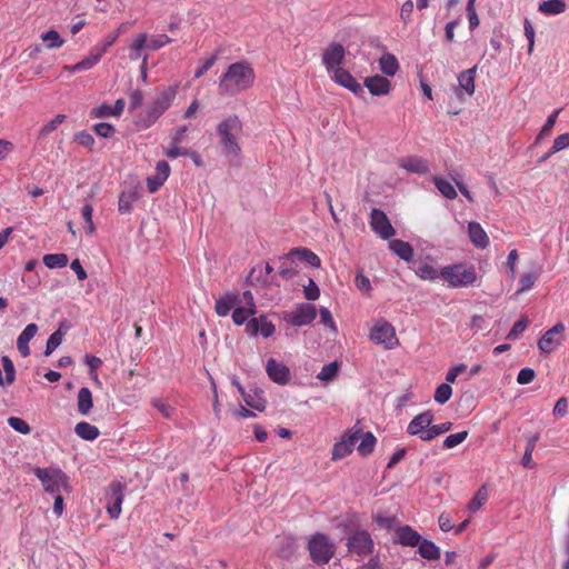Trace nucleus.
I'll return each mask as SVG.
<instances>
[{
  "mask_svg": "<svg viewBox=\"0 0 569 569\" xmlns=\"http://www.w3.org/2000/svg\"><path fill=\"white\" fill-rule=\"evenodd\" d=\"M170 42L171 39L167 34H158L150 38L148 48L151 50H158Z\"/></svg>",
  "mask_w": 569,
  "mask_h": 569,
  "instance_id": "nucleus-63",
  "label": "nucleus"
},
{
  "mask_svg": "<svg viewBox=\"0 0 569 569\" xmlns=\"http://www.w3.org/2000/svg\"><path fill=\"white\" fill-rule=\"evenodd\" d=\"M74 432L83 440L93 441L100 435L99 429L86 421L78 422L74 427Z\"/></svg>",
  "mask_w": 569,
  "mask_h": 569,
  "instance_id": "nucleus-33",
  "label": "nucleus"
},
{
  "mask_svg": "<svg viewBox=\"0 0 569 569\" xmlns=\"http://www.w3.org/2000/svg\"><path fill=\"white\" fill-rule=\"evenodd\" d=\"M63 333L60 330L54 331L47 341L44 355L50 356L61 345Z\"/></svg>",
  "mask_w": 569,
  "mask_h": 569,
  "instance_id": "nucleus-55",
  "label": "nucleus"
},
{
  "mask_svg": "<svg viewBox=\"0 0 569 569\" xmlns=\"http://www.w3.org/2000/svg\"><path fill=\"white\" fill-rule=\"evenodd\" d=\"M222 152L230 159H238L241 153L239 140L243 133V124L237 114H229L217 126Z\"/></svg>",
  "mask_w": 569,
  "mask_h": 569,
  "instance_id": "nucleus-2",
  "label": "nucleus"
},
{
  "mask_svg": "<svg viewBox=\"0 0 569 569\" xmlns=\"http://www.w3.org/2000/svg\"><path fill=\"white\" fill-rule=\"evenodd\" d=\"M565 0H547L539 4V11L546 16H557L566 11Z\"/></svg>",
  "mask_w": 569,
  "mask_h": 569,
  "instance_id": "nucleus-35",
  "label": "nucleus"
},
{
  "mask_svg": "<svg viewBox=\"0 0 569 569\" xmlns=\"http://www.w3.org/2000/svg\"><path fill=\"white\" fill-rule=\"evenodd\" d=\"M432 422L433 413L430 410L423 411L412 418L407 427V432L410 436H418L423 440L425 432L428 431V428Z\"/></svg>",
  "mask_w": 569,
  "mask_h": 569,
  "instance_id": "nucleus-14",
  "label": "nucleus"
},
{
  "mask_svg": "<svg viewBox=\"0 0 569 569\" xmlns=\"http://www.w3.org/2000/svg\"><path fill=\"white\" fill-rule=\"evenodd\" d=\"M339 366L337 361L327 363L322 367L317 378L321 381H331L338 373Z\"/></svg>",
  "mask_w": 569,
  "mask_h": 569,
  "instance_id": "nucleus-45",
  "label": "nucleus"
},
{
  "mask_svg": "<svg viewBox=\"0 0 569 569\" xmlns=\"http://www.w3.org/2000/svg\"><path fill=\"white\" fill-rule=\"evenodd\" d=\"M418 547V553L426 560H439L441 552L440 548L428 539L421 538Z\"/></svg>",
  "mask_w": 569,
  "mask_h": 569,
  "instance_id": "nucleus-29",
  "label": "nucleus"
},
{
  "mask_svg": "<svg viewBox=\"0 0 569 569\" xmlns=\"http://www.w3.org/2000/svg\"><path fill=\"white\" fill-rule=\"evenodd\" d=\"M148 47L147 43V34L146 33H139L134 40L132 41L130 49L132 51L130 58L132 60H137L140 57V52L142 49Z\"/></svg>",
  "mask_w": 569,
  "mask_h": 569,
  "instance_id": "nucleus-44",
  "label": "nucleus"
},
{
  "mask_svg": "<svg viewBox=\"0 0 569 569\" xmlns=\"http://www.w3.org/2000/svg\"><path fill=\"white\" fill-rule=\"evenodd\" d=\"M256 73L246 61L231 63L219 80V92L223 96H234L252 87Z\"/></svg>",
  "mask_w": 569,
  "mask_h": 569,
  "instance_id": "nucleus-1",
  "label": "nucleus"
},
{
  "mask_svg": "<svg viewBox=\"0 0 569 569\" xmlns=\"http://www.w3.org/2000/svg\"><path fill=\"white\" fill-rule=\"evenodd\" d=\"M397 163L399 168L406 170L409 173L422 176L429 172L428 161L420 157H403L400 158Z\"/></svg>",
  "mask_w": 569,
  "mask_h": 569,
  "instance_id": "nucleus-18",
  "label": "nucleus"
},
{
  "mask_svg": "<svg viewBox=\"0 0 569 569\" xmlns=\"http://www.w3.org/2000/svg\"><path fill=\"white\" fill-rule=\"evenodd\" d=\"M68 256L66 253H49L43 256V263L49 269L63 268L68 264Z\"/></svg>",
  "mask_w": 569,
  "mask_h": 569,
  "instance_id": "nucleus-37",
  "label": "nucleus"
},
{
  "mask_svg": "<svg viewBox=\"0 0 569 569\" xmlns=\"http://www.w3.org/2000/svg\"><path fill=\"white\" fill-rule=\"evenodd\" d=\"M8 425L21 435H28L31 432V428L26 420L19 417L8 418Z\"/></svg>",
  "mask_w": 569,
  "mask_h": 569,
  "instance_id": "nucleus-51",
  "label": "nucleus"
},
{
  "mask_svg": "<svg viewBox=\"0 0 569 569\" xmlns=\"http://www.w3.org/2000/svg\"><path fill=\"white\" fill-rule=\"evenodd\" d=\"M303 293L307 300L313 301L320 297V289L312 279H309L308 284L303 286Z\"/></svg>",
  "mask_w": 569,
  "mask_h": 569,
  "instance_id": "nucleus-62",
  "label": "nucleus"
},
{
  "mask_svg": "<svg viewBox=\"0 0 569 569\" xmlns=\"http://www.w3.org/2000/svg\"><path fill=\"white\" fill-rule=\"evenodd\" d=\"M541 274V267H536L535 270L523 273L519 279V289L516 296L530 291Z\"/></svg>",
  "mask_w": 569,
  "mask_h": 569,
  "instance_id": "nucleus-28",
  "label": "nucleus"
},
{
  "mask_svg": "<svg viewBox=\"0 0 569 569\" xmlns=\"http://www.w3.org/2000/svg\"><path fill=\"white\" fill-rule=\"evenodd\" d=\"M41 39L46 42V47L48 49H56L62 47L64 40L60 37V34L56 30H49L41 34Z\"/></svg>",
  "mask_w": 569,
  "mask_h": 569,
  "instance_id": "nucleus-42",
  "label": "nucleus"
},
{
  "mask_svg": "<svg viewBox=\"0 0 569 569\" xmlns=\"http://www.w3.org/2000/svg\"><path fill=\"white\" fill-rule=\"evenodd\" d=\"M467 437H468V431H466V430L449 435L443 440V448L452 449V448L459 446L460 443H462L467 439Z\"/></svg>",
  "mask_w": 569,
  "mask_h": 569,
  "instance_id": "nucleus-49",
  "label": "nucleus"
},
{
  "mask_svg": "<svg viewBox=\"0 0 569 569\" xmlns=\"http://www.w3.org/2000/svg\"><path fill=\"white\" fill-rule=\"evenodd\" d=\"M389 249L398 256L400 259L412 263L413 260V248L412 246L403 240L395 239L389 241Z\"/></svg>",
  "mask_w": 569,
  "mask_h": 569,
  "instance_id": "nucleus-24",
  "label": "nucleus"
},
{
  "mask_svg": "<svg viewBox=\"0 0 569 569\" xmlns=\"http://www.w3.org/2000/svg\"><path fill=\"white\" fill-rule=\"evenodd\" d=\"M379 68L387 77H393L399 70V62L395 54L386 52L379 58Z\"/></svg>",
  "mask_w": 569,
  "mask_h": 569,
  "instance_id": "nucleus-31",
  "label": "nucleus"
},
{
  "mask_svg": "<svg viewBox=\"0 0 569 569\" xmlns=\"http://www.w3.org/2000/svg\"><path fill=\"white\" fill-rule=\"evenodd\" d=\"M370 228L381 239H390L396 234V230L392 227L387 214L377 208H373L370 212Z\"/></svg>",
  "mask_w": 569,
  "mask_h": 569,
  "instance_id": "nucleus-9",
  "label": "nucleus"
},
{
  "mask_svg": "<svg viewBox=\"0 0 569 569\" xmlns=\"http://www.w3.org/2000/svg\"><path fill=\"white\" fill-rule=\"evenodd\" d=\"M421 538L420 533L408 525L397 526L395 529L393 541L401 546L417 547Z\"/></svg>",
  "mask_w": 569,
  "mask_h": 569,
  "instance_id": "nucleus-15",
  "label": "nucleus"
},
{
  "mask_svg": "<svg viewBox=\"0 0 569 569\" xmlns=\"http://www.w3.org/2000/svg\"><path fill=\"white\" fill-rule=\"evenodd\" d=\"M320 322L329 328L332 332H337V326L330 310L326 307L320 308Z\"/></svg>",
  "mask_w": 569,
  "mask_h": 569,
  "instance_id": "nucleus-61",
  "label": "nucleus"
},
{
  "mask_svg": "<svg viewBox=\"0 0 569 569\" xmlns=\"http://www.w3.org/2000/svg\"><path fill=\"white\" fill-rule=\"evenodd\" d=\"M369 337L371 341L382 345L388 350L396 348L399 343L395 327L386 320H378L373 325Z\"/></svg>",
  "mask_w": 569,
  "mask_h": 569,
  "instance_id": "nucleus-6",
  "label": "nucleus"
},
{
  "mask_svg": "<svg viewBox=\"0 0 569 569\" xmlns=\"http://www.w3.org/2000/svg\"><path fill=\"white\" fill-rule=\"evenodd\" d=\"M176 96L177 87L162 88L158 90L151 103L163 113L171 107Z\"/></svg>",
  "mask_w": 569,
  "mask_h": 569,
  "instance_id": "nucleus-22",
  "label": "nucleus"
},
{
  "mask_svg": "<svg viewBox=\"0 0 569 569\" xmlns=\"http://www.w3.org/2000/svg\"><path fill=\"white\" fill-rule=\"evenodd\" d=\"M346 56V50L342 44L338 42L330 43L322 53V63L328 73L341 68Z\"/></svg>",
  "mask_w": 569,
  "mask_h": 569,
  "instance_id": "nucleus-11",
  "label": "nucleus"
},
{
  "mask_svg": "<svg viewBox=\"0 0 569 569\" xmlns=\"http://www.w3.org/2000/svg\"><path fill=\"white\" fill-rule=\"evenodd\" d=\"M317 317V309L311 303H299L283 313V320L293 327L310 325Z\"/></svg>",
  "mask_w": 569,
  "mask_h": 569,
  "instance_id": "nucleus-7",
  "label": "nucleus"
},
{
  "mask_svg": "<svg viewBox=\"0 0 569 569\" xmlns=\"http://www.w3.org/2000/svg\"><path fill=\"white\" fill-rule=\"evenodd\" d=\"M266 372L272 382L280 386L288 385L291 378L290 369L284 363L279 362L273 358H270L267 361Z\"/></svg>",
  "mask_w": 569,
  "mask_h": 569,
  "instance_id": "nucleus-13",
  "label": "nucleus"
},
{
  "mask_svg": "<svg viewBox=\"0 0 569 569\" xmlns=\"http://www.w3.org/2000/svg\"><path fill=\"white\" fill-rule=\"evenodd\" d=\"M161 114L162 112L150 103V106L139 116L136 123L140 129H148L161 117Z\"/></svg>",
  "mask_w": 569,
  "mask_h": 569,
  "instance_id": "nucleus-30",
  "label": "nucleus"
},
{
  "mask_svg": "<svg viewBox=\"0 0 569 569\" xmlns=\"http://www.w3.org/2000/svg\"><path fill=\"white\" fill-rule=\"evenodd\" d=\"M537 440V437H532L527 442L526 450L521 460L522 466L526 468L532 469L535 466V463L532 462V452L536 447Z\"/></svg>",
  "mask_w": 569,
  "mask_h": 569,
  "instance_id": "nucleus-48",
  "label": "nucleus"
},
{
  "mask_svg": "<svg viewBox=\"0 0 569 569\" xmlns=\"http://www.w3.org/2000/svg\"><path fill=\"white\" fill-rule=\"evenodd\" d=\"M410 268L413 270L416 276L422 280L436 281L441 279L440 270H438L427 260H415L412 261Z\"/></svg>",
  "mask_w": 569,
  "mask_h": 569,
  "instance_id": "nucleus-19",
  "label": "nucleus"
},
{
  "mask_svg": "<svg viewBox=\"0 0 569 569\" xmlns=\"http://www.w3.org/2000/svg\"><path fill=\"white\" fill-rule=\"evenodd\" d=\"M452 428V423L447 421L439 425H430L428 431L425 432L423 441H431L438 436L448 432Z\"/></svg>",
  "mask_w": 569,
  "mask_h": 569,
  "instance_id": "nucleus-39",
  "label": "nucleus"
},
{
  "mask_svg": "<svg viewBox=\"0 0 569 569\" xmlns=\"http://www.w3.org/2000/svg\"><path fill=\"white\" fill-rule=\"evenodd\" d=\"M78 411L82 416H87L93 407L92 393L89 388L83 387L79 390L77 396Z\"/></svg>",
  "mask_w": 569,
  "mask_h": 569,
  "instance_id": "nucleus-32",
  "label": "nucleus"
},
{
  "mask_svg": "<svg viewBox=\"0 0 569 569\" xmlns=\"http://www.w3.org/2000/svg\"><path fill=\"white\" fill-rule=\"evenodd\" d=\"M163 152L169 159L189 156L188 149L181 148L180 143H174L173 141H170V144L164 149Z\"/></svg>",
  "mask_w": 569,
  "mask_h": 569,
  "instance_id": "nucleus-53",
  "label": "nucleus"
},
{
  "mask_svg": "<svg viewBox=\"0 0 569 569\" xmlns=\"http://www.w3.org/2000/svg\"><path fill=\"white\" fill-rule=\"evenodd\" d=\"M118 37V32L108 34L99 44L93 48L94 51L102 57L107 50L117 41Z\"/></svg>",
  "mask_w": 569,
  "mask_h": 569,
  "instance_id": "nucleus-57",
  "label": "nucleus"
},
{
  "mask_svg": "<svg viewBox=\"0 0 569 569\" xmlns=\"http://www.w3.org/2000/svg\"><path fill=\"white\" fill-rule=\"evenodd\" d=\"M134 197L132 193L122 192L119 197L118 209L120 213H128L132 209Z\"/></svg>",
  "mask_w": 569,
  "mask_h": 569,
  "instance_id": "nucleus-58",
  "label": "nucleus"
},
{
  "mask_svg": "<svg viewBox=\"0 0 569 569\" xmlns=\"http://www.w3.org/2000/svg\"><path fill=\"white\" fill-rule=\"evenodd\" d=\"M488 499V492H487V489L485 487H481L473 496V498L471 499V501L469 502L468 505V510L470 512H476L477 510H479L483 503L487 501Z\"/></svg>",
  "mask_w": 569,
  "mask_h": 569,
  "instance_id": "nucleus-43",
  "label": "nucleus"
},
{
  "mask_svg": "<svg viewBox=\"0 0 569 569\" xmlns=\"http://www.w3.org/2000/svg\"><path fill=\"white\" fill-rule=\"evenodd\" d=\"M569 147V132L558 136L553 140V144L550 149V153L559 152Z\"/></svg>",
  "mask_w": 569,
  "mask_h": 569,
  "instance_id": "nucleus-64",
  "label": "nucleus"
},
{
  "mask_svg": "<svg viewBox=\"0 0 569 569\" xmlns=\"http://www.w3.org/2000/svg\"><path fill=\"white\" fill-rule=\"evenodd\" d=\"M94 132L102 138H110L114 134L116 128L107 122H99L93 126Z\"/></svg>",
  "mask_w": 569,
  "mask_h": 569,
  "instance_id": "nucleus-60",
  "label": "nucleus"
},
{
  "mask_svg": "<svg viewBox=\"0 0 569 569\" xmlns=\"http://www.w3.org/2000/svg\"><path fill=\"white\" fill-rule=\"evenodd\" d=\"M527 327H528V320L526 318L519 319L518 321H516L513 323L512 328L508 332L507 339H509V340L518 339L523 333V331L527 329Z\"/></svg>",
  "mask_w": 569,
  "mask_h": 569,
  "instance_id": "nucleus-54",
  "label": "nucleus"
},
{
  "mask_svg": "<svg viewBox=\"0 0 569 569\" xmlns=\"http://www.w3.org/2000/svg\"><path fill=\"white\" fill-rule=\"evenodd\" d=\"M477 67H472L459 73L458 76V90L457 94L459 98H462V92L467 96H472L475 93V79H476Z\"/></svg>",
  "mask_w": 569,
  "mask_h": 569,
  "instance_id": "nucleus-20",
  "label": "nucleus"
},
{
  "mask_svg": "<svg viewBox=\"0 0 569 569\" xmlns=\"http://www.w3.org/2000/svg\"><path fill=\"white\" fill-rule=\"evenodd\" d=\"M34 475L41 481L43 489L52 495L69 490L68 477L60 469L37 468Z\"/></svg>",
  "mask_w": 569,
  "mask_h": 569,
  "instance_id": "nucleus-4",
  "label": "nucleus"
},
{
  "mask_svg": "<svg viewBox=\"0 0 569 569\" xmlns=\"http://www.w3.org/2000/svg\"><path fill=\"white\" fill-rule=\"evenodd\" d=\"M247 282L249 284H254V283L267 284L269 282V279L266 277L261 264L256 266L251 269V271L247 278Z\"/></svg>",
  "mask_w": 569,
  "mask_h": 569,
  "instance_id": "nucleus-47",
  "label": "nucleus"
},
{
  "mask_svg": "<svg viewBox=\"0 0 569 569\" xmlns=\"http://www.w3.org/2000/svg\"><path fill=\"white\" fill-rule=\"evenodd\" d=\"M330 74L335 82H337L339 86H341L343 88H347L355 94L363 93L362 86L346 69L339 68V69L332 71Z\"/></svg>",
  "mask_w": 569,
  "mask_h": 569,
  "instance_id": "nucleus-16",
  "label": "nucleus"
},
{
  "mask_svg": "<svg viewBox=\"0 0 569 569\" xmlns=\"http://www.w3.org/2000/svg\"><path fill=\"white\" fill-rule=\"evenodd\" d=\"M151 405L167 419L172 418L174 408L160 398H153Z\"/></svg>",
  "mask_w": 569,
  "mask_h": 569,
  "instance_id": "nucleus-50",
  "label": "nucleus"
},
{
  "mask_svg": "<svg viewBox=\"0 0 569 569\" xmlns=\"http://www.w3.org/2000/svg\"><path fill=\"white\" fill-rule=\"evenodd\" d=\"M295 257H298L299 259L306 261L309 266L313 268H319L321 264L320 258L312 252L311 250L307 248H296L292 249L284 258L283 260L287 261L289 259H292Z\"/></svg>",
  "mask_w": 569,
  "mask_h": 569,
  "instance_id": "nucleus-26",
  "label": "nucleus"
},
{
  "mask_svg": "<svg viewBox=\"0 0 569 569\" xmlns=\"http://www.w3.org/2000/svg\"><path fill=\"white\" fill-rule=\"evenodd\" d=\"M91 118H107L113 117L112 106L108 103H102L98 107H94L90 111Z\"/></svg>",
  "mask_w": 569,
  "mask_h": 569,
  "instance_id": "nucleus-59",
  "label": "nucleus"
},
{
  "mask_svg": "<svg viewBox=\"0 0 569 569\" xmlns=\"http://www.w3.org/2000/svg\"><path fill=\"white\" fill-rule=\"evenodd\" d=\"M451 395H452V388L450 387V385L449 383H441L436 389L435 400L438 403L443 405V403H446L450 399Z\"/></svg>",
  "mask_w": 569,
  "mask_h": 569,
  "instance_id": "nucleus-52",
  "label": "nucleus"
},
{
  "mask_svg": "<svg viewBox=\"0 0 569 569\" xmlns=\"http://www.w3.org/2000/svg\"><path fill=\"white\" fill-rule=\"evenodd\" d=\"M64 114H57L52 120L42 126V128L40 129V136L47 137L48 134H50L58 128V126H60L64 121Z\"/></svg>",
  "mask_w": 569,
  "mask_h": 569,
  "instance_id": "nucleus-56",
  "label": "nucleus"
},
{
  "mask_svg": "<svg viewBox=\"0 0 569 569\" xmlns=\"http://www.w3.org/2000/svg\"><path fill=\"white\" fill-rule=\"evenodd\" d=\"M124 486L121 482H112L109 486L107 511L111 519H118L121 515V506L124 499Z\"/></svg>",
  "mask_w": 569,
  "mask_h": 569,
  "instance_id": "nucleus-12",
  "label": "nucleus"
},
{
  "mask_svg": "<svg viewBox=\"0 0 569 569\" xmlns=\"http://www.w3.org/2000/svg\"><path fill=\"white\" fill-rule=\"evenodd\" d=\"M246 405L254 410L263 411L266 409L267 401L263 397V391L260 389H250L242 395Z\"/></svg>",
  "mask_w": 569,
  "mask_h": 569,
  "instance_id": "nucleus-27",
  "label": "nucleus"
},
{
  "mask_svg": "<svg viewBox=\"0 0 569 569\" xmlns=\"http://www.w3.org/2000/svg\"><path fill=\"white\" fill-rule=\"evenodd\" d=\"M257 312V310L237 305L233 312H232V320L236 325L240 326L243 325L250 316H253Z\"/></svg>",
  "mask_w": 569,
  "mask_h": 569,
  "instance_id": "nucleus-40",
  "label": "nucleus"
},
{
  "mask_svg": "<svg viewBox=\"0 0 569 569\" xmlns=\"http://www.w3.org/2000/svg\"><path fill=\"white\" fill-rule=\"evenodd\" d=\"M365 86L372 96H385L391 90L390 81L379 74L367 77L365 79Z\"/></svg>",
  "mask_w": 569,
  "mask_h": 569,
  "instance_id": "nucleus-21",
  "label": "nucleus"
},
{
  "mask_svg": "<svg viewBox=\"0 0 569 569\" xmlns=\"http://www.w3.org/2000/svg\"><path fill=\"white\" fill-rule=\"evenodd\" d=\"M433 182L440 193L447 199H455L457 197L455 187L448 180L435 177Z\"/></svg>",
  "mask_w": 569,
  "mask_h": 569,
  "instance_id": "nucleus-41",
  "label": "nucleus"
},
{
  "mask_svg": "<svg viewBox=\"0 0 569 569\" xmlns=\"http://www.w3.org/2000/svg\"><path fill=\"white\" fill-rule=\"evenodd\" d=\"M376 445V437L371 432H361L360 443L357 450L362 456L369 455L373 451Z\"/></svg>",
  "mask_w": 569,
  "mask_h": 569,
  "instance_id": "nucleus-38",
  "label": "nucleus"
},
{
  "mask_svg": "<svg viewBox=\"0 0 569 569\" xmlns=\"http://www.w3.org/2000/svg\"><path fill=\"white\" fill-rule=\"evenodd\" d=\"M468 233H469L470 241L477 248L485 249L489 246V237L480 223L469 222Z\"/></svg>",
  "mask_w": 569,
  "mask_h": 569,
  "instance_id": "nucleus-23",
  "label": "nucleus"
},
{
  "mask_svg": "<svg viewBox=\"0 0 569 569\" xmlns=\"http://www.w3.org/2000/svg\"><path fill=\"white\" fill-rule=\"evenodd\" d=\"M239 296L234 293H227L216 300L214 310L218 316L226 317L238 305Z\"/></svg>",
  "mask_w": 569,
  "mask_h": 569,
  "instance_id": "nucleus-25",
  "label": "nucleus"
},
{
  "mask_svg": "<svg viewBox=\"0 0 569 569\" xmlns=\"http://www.w3.org/2000/svg\"><path fill=\"white\" fill-rule=\"evenodd\" d=\"M347 547L350 553L367 557L373 551V540L367 530H356L348 537Z\"/></svg>",
  "mask_w": 569,
  "mask_h": 569,
  "instance_id": "nucleus-8",
  "label": "nucleus"
},
{
  "mask_svg": "<svg viewBox=\"0 0 569 569\" xmlns=\"http://www.w3.org/2000/svg\"><path fill=\"white\" fill-rule=\"evenodd\" d=\"M101 58L102 57L92 49L84 59L71 66V72L90 70L100 61Z\"/></svg>",
  "mask_w": 569,
  "mask_h": 569,
  "instance_id": "nucleus-36",
  "label": "nucleus"
},
{
  "mask_svg": "<svg viewBox=\"0 0 569 569\" xmlns=\"http://www.w3.org/2000/svg\"><path fill=\"white\" fill-rule=\"evenodd\" d=\"M350 443H347L342 438L340 441L335 443L332 448V460H339L345 458L346 456L350 455L352 452V448L350 447Z\"/></svg>",
  "mask_w": 569,
  "mask_h": 569,
  "instance_id": "nucleus-46",
  "label": "nucleus"
},
{
  "mask_svg": "<svg viewBox=\"0 0 569 569\" xmlns=\"http://www.w3.org/2000/svg\"><path fill=\"white\" fill-rule=\"evenodd\" d=\"M1 363L6 376H2V370L0 369V386L7 387L14 382L16 379V370L12 360L8 356H3L1 358Z\"/></svg>",
  "mask_w": 569,
  "mask_h": 569,
  "instance_id": "nucleus-34",
  "label": "nucleus"
},
{
  "mask_svg": "<svg viewBox=\"0 0 569 569\" xmlns=\"http://www.w3.org/2000/svg\"><path fill=\"white\" fill-rule=\"evenodd\" d=\"M311 559L318 565L328 563L335 553V546L323 533L311 536L308 542Z\"/></svg>",
  "mask_w": 569,
  "mask_h": 569,
  "instance_id": "nucleus-5",
  "label": "nucleus"
},
{
  "mask_svg": "<svg viewBox=\"0 0 569 569\" xmlns=\"http://www.w3.org/2000/svg\"><path fill=\"white\" fill-rule=\"evenodd\" d=\"M565 326L562 322L556 323L551 329L547 330L538 340V348L543 353H550L565 340Z\"/></svg>",
  "mask_w": 569,
  "mask_h": 569,
  "instance_id": "nucleus-10",
  "label": "nucleus"
},
{
  "mask_svg": "<svg viewBox=\"0 0 569 569\" xmlns=\"http://www.w3.org/2000/svg\"><path fill=\"white\" fill-rule=\"evenodd\" d=\"M441 279L451 288L472 287L478 281V274L473 266L453 263L440 269Z\"/></svg>",
  "mask_w": 569,
  "mask_h": 569,
  "instance_id": "nucleus-3",
  "label": "nucleus"
},
{
  "mask_svg": "<svg viewBox=\"0 0 569 569\" xmlns=\"http://www.w3.org/2000/svg\"><path fill=\"white\" fill-rule=\"evenodd\" d=\"M274 330L276 328L273 323L264 316L249 320L246 326V331L250 336H257L260 333L264 338H268L273 335Z\"/></svg>",
  "mask_w": 569,
  "mask_h": 569,
  "instance_id": "nucleus-17",
  "label": "nucleus"
}]
</instances>
